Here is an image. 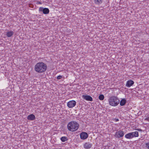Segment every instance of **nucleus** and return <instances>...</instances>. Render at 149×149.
<instances>
[{"mask_svg": "<svg viewBox=\"0 0 149 149\" xmlns=\"http://www.w3.org/2000/svg\"><path fill=\"white\" fill-rule=\"evenodd\" d=\"M47 68L46 65L42 62L37 63L35 66V70L38 73H42L45 72Z\"/></svg>", "mask_w": 149, "mask_h": 149, "instance_id": "nucleus-1", "label": "nucleus"}, {"mask_svg": "<svg viewBox=\"0 0 149 149\" xmlns=\"http://www.w3.org/2000/svg\"><path fill=\"white\" fill-rule=\"evenodd\" d=\"M79 127V124L76 121H71L67 125V128L68 130L72 132L76 131Z\"/></svg>", "mask_w": 149, "mask_h": 149, "instance_id": "nucleus-2", "label": "nucleus"}, {"mask_svg": "<svg viewBox=\"0 0 149 149\" xmlns=\"http://www.w3.org/2000/svg\"><path fill=\"white\" fill-rule=\"evenodd\" d=\"M108 101L109 104L113 107L116 106L120 102V100L118 98L114 96L110 97Z\"/></svg>", "mask_w": 149, "mask_h": 149, "instance_id": "nucleus-3", "label": "nucleus"}, {"mask_svg": "<svg viewBox=\"0 0 149 149\" xmlns=\"http://www.w3.org/2000/svg\"><path fill=\"white\" fill-rule=\"evenodd\" d=\"M124 134V131L119 130L115 133V136L116 138H120L123 137Z\"/></svg>", "mask_w": 149, "mask_h": 149, "instance_id": "nucleus-4", "label": "nucleus"}, {"mask_svg": "<svg viewBox=\"0 0 149 149\" xmlns=\"http://www.w3.org/2000/svg\"><path fill=\"white\" fill-rule=\"evenodd\" d=\"M39 12H42L43 14H46L49 13V10L47 8H44L42 7H40L39 9Z\"/></svg>", "mask_w": 149, "mask_h": 149, "instance_id": "nucleus-5", "label": "nucleus"}, {"mask_svg": "<svg viewBox=\"0 0 149 149\" xmlns=\"http://www.w3.org/2000/svg\"><path fill=\"white\" fill-rule=\"evenodd\" d=\"M76 102L74 100H72L67 103V106L69 108H72L74 107L76 104Z\"/></svg>", "mask_w": 149, "mask_h": 149, "instance_id": "nucleus-6", "label": "nucleus"}, {"mask_svg": "<svg viewBox=\"0 0 149 149\" xmlns=\"http://www.w3.org/2000/svg\"><path fill=\"white\" fill-rule=\"evenodd\" d=\"M88 136V134L84 132H82L80 134V138L82 139H86Z\"/></svg>", "mask_w": 149, "mask_h": 149, "instance_id": "nucleus-7", "label": "nucleus"}, {"mask_svg": "<svg viewBox=\"0 0 149 149\" xmlns=\"http://www.w3.org/2000/svg\"><path fill=\"white\" fill-rule=\"evenodd\" d=\"M82 97L84 100L90 101H92L93 99L92 97L89 95H83L82 96Z\"/></svg>", "mask_w": 149, "mask_h": 149, "instance_id": "nucleus-8", "label": "nucleus"}, {"mask_svg": "<svg viewBox=\"0 0 149 149\" xmlns=\"http://www.w3.org/2000/svg\"><path fill=\"white\" fill-rule=\"evenodd\" d=\"M92 144L89 143H85L84 145V148L86 149H90L92 146Z\"/></svg>", "mask_w": 149, "mask_h": 149, "instance_id": "nucleus-9", "label": "nucleus"}, {"mask_svg": "<svg viewBox=\"0 0 149 149\" xmlns=\"http://www.w3.org/2000/svg\"><path fill=\"white\" fill-rule=\"evenodd\" d=\"M134 84V82L132 80L128 81L126 84V86L127 87H129L132 86Z\"/></svg>", "mask_w": 149, "mask_h": 149, "instance_id": "nucleus-10", "label": "nucleus"}, {"mask_svg": "<svg viewBox=\"0 0 149 149\" xmlns=\"http://www.w3.org/2000/svg\"><path fill=\"white\" fill-rule=\"evenodd\" d=\"M27 119L29 120H33L35 119V116L33 114H31L28 116Z\"/></svg>", "mask_w": 149, "mask_h": 149, "instance_id": "nucleus-11", "label": "nucleus"}, {"mask_svg": "<svg viewBox=\"0 0 149 149\" xmlns=\"http://www.w3.org/2000/svg\"><path fill=\"white\" fill-rule=\"evenodd\" d=\"M132 138L137 137L139 136V133L137 131L131 132Z\"/></svg>", "mask_w": 149, "mask_h": 149, "instance_id": "nucleus-12", "label": "nucleus"}, {"mask_svg": "<svg viewBox=\"0 0 149 149\" xmlns=\"http://www.w3.org/2000/svg\"><path fill=\"white\" fill-rule=\"evenodd\" d=\"M14 32L12 31H8L6 33V35L8 37H10L13 34Z\"/></svg>", "mask_w": 149, "mask_h": 149, "instance_id": "nucleus-13", "label": "nucleus"}, {"mask_svg": "<svg viewBox=\"0 0 149 149\" xmlns=\"http://www.w3.org/2000/svg\"><path fill=\"white\" fill-rule=\"evenodd\" d=\"M126 102V100L125 99H123L120 102V105L121 106H124Z\"/></svg>", "mask_w": 149, "mask_h": 149, "instance_id": "nucleus-14", "label": "nucleus"}, {"mask_svg": "<svg viewBox=\"0 0 149 149\" xmlns=\"http://www.w3.org/2000/svg\"><path fill=\"white\" fill-rule=\"evenodd\" d=\"M125 137L127 139H131L133 138L131 132L126 134L125 136Z\"/></svg>", "mask_w": 149, "mask_h": 149, "instance_id": "nucleus-15", "label": "nucleus"}, {"mask_svg": "<svg viewBox=\"0 0 149 149\" xmlns=\"http://www.w3.org/2000/svg\"><path fill=\"white\" fill-rule=\"evenodd\" d=\"M95 3L97 5L101 4L102 2V0H94Z\"/></svg>", "mask_w": 149, "mask_h": 149, "instance_id": "nucleus-16", "label": "nucleus"}, {"mask_svg": "<svg viewBox=\"0 0 149 149\" xmlns=\"http://www.w3.org/2000/svg\"><path fill=\"white\" fill-rule=\"evenodd\" d=\"M61 140L63 142H65L68 140V138L65 136L62 137L61 138Z\"/></svg>", "mask_w": 149, "mask_h": 149, "instance_id": "nucleus-17", "label": "nucleus"}, {"mask_svg": "<svg viewBox=\"0 0 149 149\" xmlns=\"http://www.w3.org/2000/svg\"><path fill=\"white\" fill-rule=\"evenodd\" d=\"M99 99L101 100H104V95H100L99 97Z\"/></svg>", "mask_w": 149, "mask_h": 149, "instance_id": "nucleus-18", "label": "nucleus"}, {"mask_svg": "<svg viewBox=\"0 0 149 149\" xmlns=\"http://www.w3.org/2000/svg\"><path fill=\"white\" fill-rule=\"evenodd\" d=\"M146 147L148 149H149V141L145 143Z\"/></svg>", "mask_w": 149, "mask_h": 149, "instance_id": "nucleus-19", "label": "nucleus"}, {"mask_svg": "<svg viewBox=\"0 0 149 149\" xmlns=\"http://www.w3.org/2000/svg\"><path fill=\"white\" fill-rule=\"evenodd\" d=\"M62 76L59 75L57 77V78L58 79H61L62 78Z\"/></svg>", "mask_w": 149, "mask_h": 149, "instance_id": "nucleus-20", "label": "nucleus"}, {"mask_svg": "<svg viewBox=\"0 0 149 149\" xmlns=\"http://www.w3.org/2000/svg\"><path fill=\"white\" fill-rule=\"evenodd\" d=\"M136 130L139 131H141V132L142 131V130L140 129H136Z\"/></svg>", "mask_w": 149, "mask_h": 149, "instance_id": "nucleus-21", "label": "nucleus"}, {"mask_svg": "<svg viewBox=\"0 0 149 149\" xmlns=\"http://www.w3.org/2000/svg\"><path fill=\"white\" fill-rule=\"evenodd\" d=\"M37 4H41V3L40 1H38L36 3Z\"/></svg>", "mask_w": 149, "mask_h": 149, "instance_id": "nucleus-22", "label": "nucleus"}, {"mask_svg": "<svg viewBox=\"0 0 149 149\" xmlns=\"http://www.w3.org/2000/svg\"><path fill=\"white\" fill-rule=\"evenodd\" d=\"M145 120H147L148 121L149 120V117H147L145 118Z\"/></svg>", "mask_w": 149, "mask_h": 149, "instance_id": "nucleus-23", "label": "nucleus"}, {"mask_svg": "<svg viewBox=\"0 0 149 149\" xmlns=\"http://www.w3.org/2000/svg\"><path fill=\"white\" fill-rule=\"evenodd\" d=\"M118 120H119L118 119H116V121H118Z\"/></svg>", "mask_w": 149, "mask_h": 149, "instance_id": "nucleus-24", "label": "nucleus"}]
</instances>
